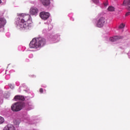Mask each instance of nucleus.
<instances>
[{"instance_id":"ddd939ff","label":"nucleus","mask_w":130,"mask_h":130,"mask_svg":"<svg viewBox=\"0 0 130 130\" xmlns=\"http://www.w3.org/2000/svg\"><path fill=\"white\" fill-rule=\"evenodd\" d=\"M108 10L109 12H114V10H115V9L112 6H110L108 7Z\"/></svg>"},{"instance_id":"dca6fc26","label":"nucleus","mask_w":130,"mask_h":130,"mask_svg":"<svg viewBox=\"0 0 130 130\" xmlns=\"http://www.w3.org/2000/svg\"><path fill=\"white\" fill-rule=\"evenodd\" d=\"M14 124H16V125H18V124H20V122H19V121H18V120H15L14 121Z\"/></svg>"},{"instance_id":"a211bd4d","label":"nucleus","mask_w":130,"mask_h":130,"mask_svg":"<svg viewBox=\"0 0 130 130\" xmlns=\"http://www.w3.org/2000/svg\"><path fill=\"white\" fill-rule=\"evenodd\" d=\"M129 15H130V12L129 11L126 13V14H125V16H129Z\"/></svg>"},{"instance_id":"1a4fd4ad","label":"nucleus","mask_w":130,"mask_h":130,"mask_svg":"<svg viewBox=\"0 0 130 130\" xmlns=\"http://www.w3.org/2000/svg\"><path fill=\"white\" fill-rule=\"evenodd\" d=\"M37 13H38V10L37 8H31L30 9V15H32V16H34L35 15H37Z\"/></svg>"},{"instance_id":"f3484780","label":"nucleus","mask_w":130,"mask_h":130,"mask_svg":"<svg viewBox=\"0 0 130 130\" xmlns=\"http://www.w3.org/2000/svg\"><path fill=\"white\" fill-rule=\"evenodd\" d=\"M92 1L94 4H98L99 3V0H92Z\"/></svg>"},{"instance_id":"423d86ee","label":"nucleus","mask_w":130,"mask_h":130,"mask_svg":"<svg viewBox=\"0 0 130 130\" xmlns=\"http://www.w3.org/2000/svg\"><path fill=\"white\" fill-rule=\"evenodd\" d=\"M19 26L22 29H23V28L24 29H27L29 28V23H28L27 22H19Z\"/></svg>"},{"instance_id":"f257e3e1","label":"nucleus","mask_w":130,"mask_h":130,"mask_svg":"<svg viewBox=\"0 0 130 130\" xmlns=\"http://www.w3.org/2000/svg\"><path fill=\"white\" fill-rule=\"evenodd\" d=\"M46 44L45 39L41 37L34 38L29 43L30 48H40Z\"/></svg>"},{"instance_id":"412c9836","label":"nucleus","mask_w":130,"mask_h":130,"mask_svg":"<svg viewBox=\"0 0 130 130\" xmlns=\"http://www.w3.org/2000/svg\"><path fill=\"white\" fill-rule=\"evenodd\" d=\"M127 10H128V11H130V7H128L127 8Z\"/></svg>"},{"instance_id":"20e7f679","label":"nucleus","mask_w":130,"mask_h":130,"mask_svg":"<svg viewBox=\"0 0 130 130\" xmlns=\"http://www.w3.org/2000/svg\"><path fill=\"white\" fill-rule=\"evenodd\" d=\"M50 16V14L48 12L43 11L40 13V17L42 20H47Z\"/></svg>"},{"instance_id":"7ed1b4c3","label":"nucleus","mask_w":130,"mask_h":130,"mask_svg":"<svg viewBox=\"0 0 130 130\" xmlns=\"http://www.w3.org/2000/svg\"><path fill=\"white\" fill-rule=\"evenodd\" d=\"M19 17L17 19L20 21V22H27L28 21H30L31 18H30V15H24V14H21L19 15Z\"/></svg>"},{"instance_id":"6e6552de","label":"nucleus","mask_w":130,"mask_h":130,"mask_svg":"<svg viewBox=\"0 0 130 130\" xmlns=\"http://www.w3.org/2000/svg\"><path fill=\"white\" fill-rule=\"evenodd\" d=\"M119 39H122V37L115 36L114 37H111L109 39L110 41L112 42H114V41H116V40H118Z\"/></svg>"},{"instance_id":"aec40b11","label":"nucleus","mask_w":130,"mask_h":130,"mask_svg":"<svg viewBox=\"0 0 130 130\" xmlns=\"http://www.w3.org/2000/svg\"><path fill=\"white\" fill-rule=\"evenodd\" d=\"M40 93H43V89L40 88Z\"/></svg>"},{"instance_id":"f8f14e48","label":"nucleus","mask_w":130,"mask_h":130,"mask_svg":"<svg viewBox=\"0 0 130 130\" xmlns=\"http://www.w3.org/2000/svg\"><path fill=\"white\" fill-rule=\"evenodd\" d=\"M123 5L127 6H130V0H124Z\"/></svg>"},{"instance_id":"9b49d317","label":"nucleus","mask_w":130,"mask_h":130,"mask_svg":"<svg viewBox=\"0 0 130 130\" xmlns=\"http://www.w3.org/2000/svg\"><path fill=\"white\" fill-rule=\"evenodd\" d=\"M14 99L16 101H18V100H20V101H24L25 100V98L22 95H16Z\"/></svg>"},{"instance_id":"39448f33","label":"nucleus","mask_w":130,"mask_h":130,"mask_svg":"<svg viewBox=\"0 0 130 130\" xmlns=\"http://www.w3.org/2000/svg\"><path fill=\"white\" fill-rule=\"evenodd\" d=\"M104 24H105V18L104 17H102L100 18L99 21H98L96 26L99 27V28H101L104 26Z\"/></svg>"},{"instance_id":"6ab92c4d","label":"nucleus","mask_w":130,"mask_h":130,"mask_svg":"<svg viewBox=\"0 0 130 130\" xmlns=\"http://www.w3.org/2000/svg\"><path fill=\"white\" fill-rule=\"evenodd\" d=\"M104 6L105 7H107V6H108V3L106 2L104 3Z\"/></svg>"},{"instance_id":"f03ea898","label":"nucleus","mask_w":130,"mask_h":130,"mask_svg":"<svg viewBox=\"0 0 130 130\" xmlns=\"http://www.w3.org/2000/svg\"><path fill=\"white\" fill-rule=\"evenodd\" d=\"M23 106H24V104L23 102H17L15 103L11 106V109L13 111H15L17 112L18 111H20L21 110L22 108H23Z\"/></svg>"},{"instance_id":"0eeeda50","label":"nucleus","mask_w":130,"mask_h":130,"mask_svg":"<svg viewBox=\"0 0 130 130\" xmlns=\"http://www.w3.org/2000/svg\"><path fill=\"white\" fill-rule=\"evenodd\" d=\"M3 130H16V128L13 124H9L4 128Z\"/></svg>"},{"instance_id":"4468645a","label":"nucleus","mask_w":130,"mask_h":130,"mask_svg":"<svg viewBox=\"0 0 130 130\" xmlns=\"http://www.w3.org/2000/svg\"><path fill=\"white\" fill-rule=\"evenodd\" d=\"M125 25H124L123 23H121L119 26V29H123L124 28Z\"/></svg>"},{"instance_id":"4be33fe9","label":"nucleus","mask_w":130,"mask_h":130,"mask_svg":"<svg viewBox=\"0 0 130 130\" xmlns=\"http://www.w3.org/2000/svg\"><path fill=\"white\" fill-rule=\"evenodd\" d=\"M0 4H2V0H0Z\"/></svg>"},{"instance_id":"9d476101","label":"nucleus","mask_w":130,"mask_h":130,"mask_svg":"<svg viewBox=\"0 0 130 130\" xmlns=\"http://www.w3.org/2000/svg\"><path fill=\"white\" fill-rule=\"evenodd\" d=\"M7 21L5 18H0V28H3L6 25Z\"/></svg>"},{"instance_id":"2eb2a0df","label":"nucleus","mask_w":130,"mask_h":130,"mask_svg":"<svg viewBox=\"0 0 130 130\" xmlns=\"http://www.w3.org/2000/svg\"><path fill=\"white\" fill-rule=\"evenodd\" d=\"M4 121L5 119H4L3 117L0 116V124H2V123H4Z\"/></svg>"}]
</instances>
